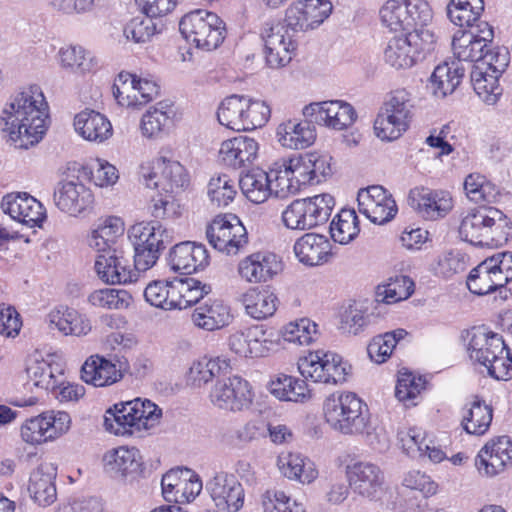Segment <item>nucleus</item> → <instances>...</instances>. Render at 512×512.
Wrapping results in <instances>:
<instances>
[{"label": "nucleus", "mask_w": 512, "mask_h": 512, "mask_svg": "<svg viewBox=\"0 0 512 512\" xmlns=\"http://www.w3.org/2000/svg\"><path fill=\"white\" fill-rule=\"evenodd\" d=\"M333 9L329 0H297L285 11L283 22H266L261 30L266 62L271 68L284 67L295 55L296 35L318 28Z\"/></svg>", "instance_id": "obj_1"}, {"label": "nucleus", "mask_w": 512, "mask_h": 512, "mask_svg": "<svg viewBox=\"0 0 512 512\" xmlns=\"http://www.w3.org/2000/svg\"><path fill=\"white\" fill-rule=\"evenodd\" d=\"M326 422L344 435L363 436L374 450L385 451L389 447L386 431L374 426L367 404L353 392H334L323 403Z\"/></svg>", "instance_id": "obj_2"}, {"label": "nucleus", "mask_w": 512, "mask_h": 512, "mask_svg": "<svg viewBox=\"0 0 512 512\" xmlns=\"http://www.w3.org/2000/svg\"><path fill=\"white\" fill-rule=\"evenodd\" d=\"M48 105L39 86L16 94L6 104L2 120L10 139L19 148L37 144L47 130Z\"/></svg>", "instance_id": "obj_3"}, {"label": "nucleus", "mask_w": 512, "mask_h": 512, "mask_svg": "<svg viewBox=\"0 0 512 512\" xmlns=\"http://www.w3.org/2000/svg\"><path fill=\"white\" fill-rule=\"evenodd\" d=\"M506 215L493 206L482 205L465 210L460 216L459 237L474 246L497 247L509 236Z\"/></svg>", "instance_id": "obj_4"}, {"label": "nucleus", "mask_w": 512, "mask_h": 512, "mask_svg": "<svg viewBox=\"0 0 512 512\" xmlns=\"http://www.w3.org/2000/svg\"><path fill=\"white\" fill-rule=\"evenodd\" d=\"M161 416L162 410L151 400L136 398L108 409L104 426L117 436L139 435L158 424Z\"/></svg>", "instance_id": "obj_5"}, {"label": "nucleus", "mask_w": 512, "mask_h": 512, "mask_svg": "<svg viewBox=\"0 0 512 512\" xmlns=\"http://www.w3.org/2000/svg\"><path fill=\"white\" fill-rule=\"evenodd\" d=\"M379 18L392 33H434L428 28L433 11L426 0H386L379 9Z\"/></svg>", "instance_id": "obj_6"}, {"label": "nucleus", "mask_w": 512, "mask_h": 512, "mask_svg": "<svg viewBox=\"0 0 512 512\" xmlns=\"http://www.w3.org/2000/svg\"><path fill=\"white\" fill-rule=\"evenodd\" d=\"M127 237L134 249V267L141 272L152 268L174 240L173 231L158 220L131 225Z\"/></svg>", "instance_id": "obj_7"}, {"label": "nucleus", "mask_w": 512, "mask_h": 512, "mask_svg": "<svg viewBox=\"0 0 512 512\" xmlns=\"http://www.w3.org/2000/svg\"><path fill=\"white\" fill-rule=\"evenodd\" d=\"M413 110V98L409 91H392L375 119V135L382 141L397 140L409 129L414 115Z\"/></svg>", "instance_id": "obj_8"}, {"label": "nucleus", "mask_w": 512, "mask_h": 512, "mask_svg": "<svg viewBox=\"0 0 512 512\" xmlns=\"http://www.w3.org/2000/svg\"><path fill=\"white\" fill-rule=\"evenodd\" d=\"M183 37L198 49H217L226 37L225 22L214 12L197 9L184 15L179 23Z\"/></svg>", "instance_id": "obj_9"}, {"label": "nucleus", "mask_w": 512, "mask_h": 512, "mask_svg": "<svg viewBox=\"0 0 512 512\" xmlns=\"http://www.w3.org/2000/svg\"><path fill=\"white\" fill-rule=\"evenodd\" d=\"M335 206L331 194L322 193L292 201L282 212L284 226L291 230H310L325 224Z\"/></svg>", "instance_id": "obj_10"}, {"label": "nucleus", "mask_w": 512, "mask_h": 512, "mask_svg": "<svg viewBox=\"0 0 512 512\" xmlns=\"http://www.w3.org/2000/svg\"><path fill=\"white\" fill-rule=\"evenodd\" d=\"M509 64V53L506 49L488 51L484 59L473 64L471 83L478 97L488 105H494L502 95L503 89L499 78Z\"/></svg>", "instance_id": "obj_11"}, {"label": "nucleus", "mask_w": 512, "mask_h": 512, "mask_svg": "<svg viewBox=\"0 0 512 512\" xmlns=\"http://www.w3.org/2000/svg\"><path fill=\"white\" fill-rule=\"evenodd\" d=\"M436 42L434 33L393 36L384 48V61L397 70L411 68L435 50Z\"/></svg>", "instance_id": "obj_12"}, {"label": "nucleus", "mask_w": 512, "mask_h": 512, "mask_svg": "<svg viewBox=\"0 0 512 512\" xmlns=\"http://www.w3.org/2000/svg\"><path fill=\"white\" fill-rule=\"evenodd\" d=\"M298 370L305 379L314 383L339 385L347 380L350 366L331 351L315 350L299 358Z\"/></svg>", "instance_id": "obj_13"}, {"label": "nucleus", "mask_w": 512, "mask_h": 512, "mask_svg": "<svg viewBox=\"0 0 512 512\" xmlns=\"http://www.w3.org/2000/svg\"><path fill=\"white\" fill-rule=\"evenodd\" d=\"M140 178L148 188L161 189L164 192L179 193L189 186L190 178L185 167L176 160L159 157L152 162L142 163Z\"/></svg>", "instance_id": "obj_14"}, {"label": "nucleus", "mask_w": 512, "mask_h": 512, "mask_svg": "<svg viewBox=\"0 0 512 512\" xmlns=\"http://www.w3.org/2000/svg\"><path fill=\"white\" fill-rule=\"evenodd\" d=\"M494 38L492 26L481 21L471 29L458 30L452 40V50L457 62H473L478 64L485 58L488 51H497L499 48L490 49Z\"/></svg>", "instance_id": "obj_15"}, {"label": "nucleus", "mask_w": 512, "mask_h": 512, "mask_svg": "<svg viewBox=\"0 0 512 512\" xmlns=\"http://www.w3.org/2000/svg\"><path fill=\"white\" fill-rule=\"evenodd\" d=\"M278 346V339L267 333L263 325H250L236 329L228 337L229 349L244 358L266 357Z\"/></svg>", "instance_id": "obj_16"}, {"label": "nucleus", "mask_w": 512, "mask_h": 512, "mask_svg": "<svg viewBox=\"0 0 512 512\" xmlns=\"http://www.w3.org/2000/svg\"><path fill=\"white\" fill-rule=\"evenodd\" d=\"M272 175L276 178V196L280 198L296 194L304 185H313L307 154L274 162Z\"/></svg>", "instance_id": "obj_17"}, {"label": "nucleus", "mask_w": 512, "mask_h": 512, "mask_svg": "<svg viewBox=\"0 0 512 512\" xmlns=\"http://www.w3.org/2000/svg\"><path fill=\"white\" fill-rule=\"evenodd\" d=\"M209 243L227 255H236L248 242L245 226L233 214L217 216L207 227Z\"/></svg>", "instance_id": "obj_18"}, {"label": "nucleus", "mask_w": 512, "mask_h": 512, "mask_svg": "<svg viewBox=\"0 0 512 512\" xmlns=\"http://www.w3.org/2000/svg\"><path fill=\"white\" fill-rule=\"evenodd\" d=\"M349 486L354 493L369 500H376L384 490L385 474L370 461H352L345 467Z\"/></svg>", "instance_id": "obj_19"}, {"label": "nucleus", "mask_w": 512, "mask_h": 512, "mask_svg": "<svg viewBox=\"0 0 512 512\" xmlns=\"http://www.w3.org/2000/svg\"><path fill=\"white\" fill-rule=\"evenodd\" d=\"M210 400L216 407L228 411H242L253 401L249 382L240 376L218 379L210 392Z\"/></svg>", "instance_id": "obj_20"}, {"label": "nucleus", "mask_w": 512, "mask_h": 512, "mask_svg": "<svg viewBox=\"0 0 512 512\" xmlns=\"http://www.w3.org/2000/svg\"><path fill=\"white\" fill-rule=\"evenodd\" d=\"M112 93L120 106L136 107L155 99L159 95V86L155 81L121 72L113 84Z\"/></svg>", "instance_id": "obj_21"}, {"label": "nucleus", "mask_w": 512, "mask_h": 512, "mask_svg": "<svg viewBox=\"0 0 512 512\" xmlns=\"http://www.w3.org/2000/svg\"><path fill=\"white\" fill-rule=\"evenodd\" d=\"M359 211L375 224H385L397 214L392 195L382 186L373 185L358 192Z\"/></svg>", "instance_id": "obj_22"}, {"label": "nucleus", "mask_w": 512, "mask_h": 512, "mask_svg": "<svg viewBox=\"0 0 512 512\" xmlns=\"http://www.w3.org/2000/svg\"><path fill=\"white\" fill-rule=\"evenodd\" d=\"M512 465V441L508 436L491 439L478 452L475 467L484 477H494Z\"/></svg>", "instance_id": "obj_23"}, {"label": "nucleus", "mask_w": 512, "mask_h": 512, "mask_svg": "<svg viewBox=\"0 0 512 512\" xmlns=\"http://www.w3.org/2000/svg\"><path fill=\"white\" fill-rule=\"evenodd\" d=\"M206 488L219 510L238 512L244 505V488L233 474L217 473L207 482Z\"/></svg>", "instance_id": "obj_24"}, {"label": "nucleus", "mask_w": 512, "mask_h": 512, "mask_svg": "<svg viewBox=\"0 0 512 512\" xmlns=\"http://www.w3.org/2000/svg\"><path fill=\"white\" fill-rule=\"evenodd\" d=\"M304 115L312 117L318 124L335 130L350 127L357 118L352 105L340 100L311 103L305 106Z\"/></svg>", "instance_id": "obj_25"}, {"label": "nucleus", "mask_w": 512, "mask_h": 512, "mask_svg": "<svg viewBox=\"0 0 512 512\" xmlns=\"http://www.w3.org/2000/svg\"><path fill=\"white\" fill-rule=\"evenodd\" d=\"M409 205L424 219L437 220L445 217L453 208L449 192L415 187L408 196Z\"/></svg>", "instance_id": "obj_26"}, {"label": "nucleus", "mask_w": 512, "mask_h": 512, "mask_svg": "<svg viewBox=\"0 0 512 512\" xmlns=\"http://www.w3.org/2000/svg\"><path fill=\"white\" fill-rule=\"evenodd\" d=\"M210 256L202 244L181 242L169 252L168 264L174 272L192 274L205 269L209 265Z\"/></svg>", "instance_id": "obj_27"}, {"label": "nucleus", "mask_w": 512, "mask_h": 512, "mask_svg": "<svg viewBox=\"0 0 512 512\" xmlns=\"http://www.w3.org/2000/svg\"><path fill=\"white\" fill-rule=\"evenodd\" d=\"M282 270V262L272 252H256L243 258L238 264L240 277L248 283L271 280Z\"/></svg>", "instance_id": "obj_28"}, {"label": "nucleus", "mask_w": 512, "mask_h": 512, "mask_svg": "<svg viewBox=\"0 0 512 512\" xmlns=\"http://www.w3.org/2000/svg\"><path fill=\"white\" fill-rule=\"evenodd\" d=\"M1 206L12 219L28 227L39 226L46 218L43 205L27 193L8 194Z\"/></svg>", "instance_id": "obj_29"}, {"label": "nucleus", "mask_w": 512, "mask_h": 512, "mask_svg": "<svg viewBox=\"0 0 512 512\" xmlns=\"http://www.w3.org/2000/svg\"><path fill=\"white\" fill-rule=\"evenodd\" d=\"M94 268L99 279L107 284H127L137 279L136 268L116 250L99 254Z\"/></svg>", "instance_id": "obj_30"}, {"label": "nucleus", "mask_w": 512, "mask_h": 512, "mask_svg": "<svg viewBox=\"0 0 512 512\" xmlns=\"http://www.w3.org/2000/svg\"><path fill=\"white\" fill-rule=\"evenodd\" d=\"M259 143L248 136H237L223 141L218 152L219 161L230 168L252 165L258 157Z\"/></svg>", "instance_id": "obj_31"}, {"label": "nucleus", "mask_w": 512, "mask_h": 512, "mask_svg": "<svg viewBox=\"0 0 512 512\" xmlns=\"http://www.w3.org/2000/svg\"><path fill=\"white\" fill-rule=\"evenodd\" d=\"M504 344L501 335L484 327H477L468 332L467 353L471 361L484 366L497 353H502Z\"/></svg>", "instance_id": "obj_32"}, {"label": "nucleus", "mask_w": 512, "mask_h": 512, "mask_svg": "<svg viewBox=\"0 0 512 512\" xmlns=\"http://www.w3.org/2000/svg\"><path fill=\"white\" fill-rule=\"evenodd\" d=\"M56 206L71 216H78L90 208L94 202V196L89 188L76 181L60 183L54 193Z\"/></svg>", "instance_id": "obj_33"}, {"label": "nucleus", "mask_w": 512, "mask_h": 512, "mask_svg": "<svg viewBox=\"0 0 512 512\" xmlns=\"http://www.w3.org/2000/svg\"><path fill=\"white\" fill-rule=\"evenodd\" d=\"M125 233V222L118 216H106L98 219L87 236L90 248L103 254L114 249L118 239Z\"/></svg>", "instance_id": "obj_34"}, {"label": "nucleus", "mask_w": 512, "mask_h": 512, "mask_svg": "<svg viewBox=\"0 0 512 512\" xmlns=\"http://www.w3.org/2000/svg\"><path fill=\"white\" fill-rule=\"evenodd\" d=\"M278 143L288 149H305L316 140V129L312 122L299 119H288L276 128Z\"/></svg>", "instance_id": "obj_35"}, {"label": "nucleus", "mask_w": 512, "mask_h": 512, "mask_svg": "<svg viewBox=\"0 0 512 512\" xmlns=\"http://www.w3.org/2000/svg\"><path fill=\"white\" fill-rule=\"evenodd\" d=\"M75 132L84 140L94 143H103L113 134L110 120L102 113L84 109L74 117Z\"/></svg>", "instance_id": "obj_36"}, {"label": "nucleus", "mask_w": 512, "mask_h": 512, "mask_svg": "<svg viewBox=\"0 0 512 512\" xmlns=\"http://www.w3.org/2000/svg\"><path fill=\"white\" fill-rule=\"evenodd\" d=\"M233 316L230 306L220 299H208L197 306L192 315L193 324L205 331H215L230 324Z\"/></svg>", "instance_id": "obj_37"}, {"label": "nucleus", "mask_w": 512, "mask_h": 512, "mask_svg": "<svg viewBox=\"0 0 512 512\" xmlns=\"http://www.w3.org/2000/svg\"><path fill=\"white\" fill-rule=\"evenodd\" d=\"M56 475V467L48 462L41 463L30 474L28 491L39 506L46 507L55 502L57 498Z\"/></svg>", "instance_id": "obj_38"}, {"label": "nucleus", "mask_w": 512, "mask_h": 512, "mask_svg": "<svg viewBox=\"0 0 512 512\" xmlns=\"http://www.w3.org/2000/svg\"><path fill=\"white\" fill-rule=\"evenodd\" d=\"M296 258L306 266H317L328 262L331 244L328 238L317 233H306L298 238L293 247Z\"/></svg>", "instance_id": "obj_39"}, {"label": "nucleus", "mask_w": 512, "mask_h": 512, "mask_svg": "<svg viewBox=\"0 0 512 512\" xmlns=\"http://www.w3.org/2000/svg\"><path fill=\"white\" fill-rule=\"evenodd\" d=\"M238 187L245 197L252 203H264L269 196L276 195V178L272 175V167L269 172L257 169L240 177Z\"/></svg>", "instance_id": "obj_40"}, {"label": "nucleus", "mask_w": 512, "mask_h": 512, "mask_svg": "<svg viewBox=\"0 0 512 512\" xmlns=\"http://www.w3.org/2000/svg\"><path fill=\"white\" fill-rule=\"evenodd\" d=\"M121 378L116 364L99 355L90 356L81 369V379L94 387L110 386Z\"/></svg>", "instance_id": "obj_41"}, {"label": "nucleus", "mask_w": 512, "mask_h": 512, "mask_svg": "<svg viewBox=\"0 0 512 512\" xmlns=\"http://www.w3.org/2000/svg\"><path fill=\"white\" fill-rule=\"evenodd\" d=\"M277 466L286 478L302 484H310L318 477L314 462L300 453H281L277 459Z\"/></svg>", "instance_id": "obj_42"}, {"label": "nucleus", "mask_w": 512, "mask_h": 512, "mask_svg": "<svg viewBox=\"0 0 512 512\" xmlns=\"http://www.w3.org/2000/svg\"><path fill=\"white\" fill-rule=\"evenodd\" d=\"M63 365L50 360H34L26 368L28 384L36 388L54 391L63 378Z\"/></svg>", "instance_id": "obj_43"}, {"label": "nucleus", "mask_w": 512, "mask_h": 512, "mask_svg": "<svg viewBox=\"0 0 512 512\" xmlns=\"http://www.w3.org/2000/svg\"><path fill=\"white\" fill-rule=\"evenodd\" d=\"M492 419V407L478 396H475L462 409L461 425L468 434L477 436L485 434L491 425Z\"/></svg>", "instance_id": "obj_44"}, {"label": "nucleus", "mask_w": 512, "mask_h": 512, "mask_svg": "<svg viewBox=\"0 0 512 512\" xmlns=\"http://www.w3.org/2000/svg\"><path fill=\"white\" fill-rule=\"evenodd\" d=\"M245 312L251 318L263 320L273 316L278 308L277 295L267 288H250L242 296Z\"/></svg>", "instance_id": "obj_45"}, {"label": "nucleus", "mask_w": 512, "mask_h": 512, "mask_svg": "<svg viewBox=\"0 0 512 512\" xmlns=\"http://www.w3.org/2000/svg\"><path fill=\"white\" fill-rule=\"evenodd\" d=\"M58 57L62 68L82 75L94 73L100 67L99 59L79 45L62 47Z\"/></svg>", "instance_id": "obj_46"}, {"label": "nucleus", "mask_w": 512, "mask_h": 512, "mask_svg": "<svg viewBox=\"0 0 512 512\" xmlns=\"http://www.w3.org/2000/svg\"><path fill=\"white\" fill-rule=\"evenodd\" d=\"M465 69L456 61L444 62L435 67L430 83L433 93L438 97H445L455 91L461 83Z\"/></svg>", "instance_id": "obj_47"}, {"label": "nucleus", "mask_w": 512, "mask_h": 512, "mask_svg": "<svg viewBox=\"0 0 512 512\" xmlns=\"http://www.w3.org/2000/svg\"><path fill=\"white\" fill-rule=\"evenodd\" d=\"M270 393L281 401L305 402L311 393L305 380L279 374L268 385Z\"/></svg>", "instance_id": "obj_48"}, {"label": "nucleus", "mask_w": 512, "mask_h": 512, "mask_svg": "<svg viewBox=\"0 0 512 512\" xmlns=\"http://www.w3.org/2000/svg\"><path fill=\"white\" fill-rule=\"evenodd\" d=\"M138 450L135 448L118 447L109 450L103 457L104 468L113 477H125L137 471L139 461Z\"/></svg>", "instance_id": "obj_49"}, {"label": "nucleus", "mask_w": 512, "mask_h": 512, "mask_svg": "<svg viewBox=\"0 0 512 512\" xmlns=\"http://www.w3.org/2000/svg\"><path fill=\"white\" fill-rule=\"evenodd\" d=\"M211 292L210 285L194 278L174 279L172 298L175 297V309H186L197 304Z\"/></svg>", "instance_id": "obj_50"}, {"label": "nucleus", "mask_w": 512, "mask_h": 512, "mask_svg": "<svg viewBox=\"0 0 512 512\" xmlns=\"http://www.w3.org/2000/svg\"><path fill=\"white\" fill-rule=\"evenodd\" d=\"M483 10V0H451L447 6V15L453 24L471 29L480 22Z\"/></svg>", "instance_id": "obj_51"}, {"label": "nucleus", "mask_w": 512, "mask_h": 512, "mask_svg": "<svg viewBox=\"0 0 512 512\" xmlns=\"http://www.w3.org/2000/svg\"><path fill=\"white\" fill-rule=\"evenodd\" d=\"M244 105L245 95L234 94L226 97L217 110L219 123L233 131H244Z\"/></svg>", "instance_id": "obj_52"}, {"label": "nucleus", "mask_w": 512, "mask_h": 512, "mask_svg": "<svg viewBox=\"0 0 512 512\" xmlns=\"http://www.w3.org/2000/svg\"><path fill=\"white\" fill-rule=\"evenodd\" d=\"M173 111L171 106L164 102L150 107L142 116L140 129L144 137L155 138L161 135L171 121Z\"/></svg>", "instance_id": "obj_53"}, {"label": "nucleus", "mask_w": 512, "mask_h": 512, "mask_svg": "<svg viewBox=\"0 0 512 512\" xmlns=\"http://www.w3.org/2000/svg\"><path fill=\"white\" fill-rule=\"evenodd\" d=\"M359 232V219L354 210L342 209L330 224L332 239L342 245L353 241Z\"/></svg>", "instance_id": "obj_54"}, {"label": "nucleus", "mask_w": 512, "mask_h": 512, "mask_svg": "<svg viewBox=\"0 0 512 512\" xmlns=\"http://www.w3.org/2000/svg\"><path fill=\"white\" fill-rule=\"evenodd\" d=\"M490 263L484 260L470 271L466 284L471 293L481 296L504 287L500 281L496 280L497 277Z\"/></svg>", "instance_id": "obj_55"}, {"label": "nucleus", "mask_w": 512, "mask_h": 512, "mask_svg": "<svg viewBox=\"0 0 512 512\" xmlns=\"http://www.w3.org/2000/svg\"><path fill=\"white\" fill-rule=\"evenodd\" d=\"M238 182L227 174L213 176L207 185V195L217 207H226L237 195Z\"/></svg>", "instance_id": "obj_56"}, {"label": "nucleus", "mask_w": 512, "mask_h": 512, "mask_svg": "<svg viewBox=\"0 0 512 512\" xmlns=\"http://www.w3.org/2000/svg\"><path fill=\"white\" fill-rule=\"evenodd\" d=\"M426 381L409 371H400L395 387V396L405 406H414L425 388Z\"/></svg>", "instance_id": "obj_57"}, {"label": "nucleus", "mask_w": 512, "mask_h": 512, "mask_svg": "<svg viewBox=\"0 0 512 512\" xmlns=\"http://www.w3.org/2000/svg\"><path fill=\"white\" fill-rule=\"evenodd\" d=\"M281 333L286 342L310 345L317 339L318 325L309 318H300L286 324Z\"/></svg>", "instance_id": "obj_58"}, {"label": "nucleus", "mask_w": 512, "mask_h": 512, "mask_svg": "<svg viewBox=\"0 0 512 512\" xmlns=\"http://www.w3.org/2000/svg\"><path fill=\"white\" fill-rule=\"evenodd\" d=\"M464 190L469 200L475 203L493 202L499 194L496 185L479 173H471L465 178Z\"/></svg>", "instance_id": "obj_59"}, {"label": "nucleus", "mask_w": 512, "mask_h": 512, "mask_svg": "<svg viewBox=\"0 0 512 512\" xmlns=\"http://www.w3.org/2000/svg\"><path fill=\"white\" fill-rule=\"evenodd\" d=\"M407 336L404 329H396L373 338L367 347V352L372 361L381 364L392 354L397 343Z\"/></svg>", "instance_id": "obj_60"}, {"label": "nucleus", "mask_w": 512, "mask_h": 512, "mask_svg": "<svg viewBox=\"0 0 512 512\" xmlns=\"http://www.w3.org/2000/svg\"><path fill=\"white\" fill-rule=\"evenodd\" d=\"M88 301L95 307L120 310L129 307L132 296L124 289L104 288L93 291Z\"/></svg>", "instance_id": "obj_61"}, {"label": "nucleus", "mask_w": 512, "mask_h": 512, "mask_svg": "<svg viewBox=\"0 0 512 512\" xmlns=\"http://www.w3.org/2000/svg\"><path fill=\"white\" fill-rule=\"evenodd\" d=\"M174 280H155L150 282L145 290V300L152 306L163 310L175 309V297L172 298Z\"/></svg>", "instance_id": "obj_62"}, {"label": "nucleus", "mask_w": 512, "mask_h": 512, "mask_svg": "<svg viewBox=\"0 0 512 512\" xmlns=\"http://www.w3.org/2000/svg\"><path fill=\"white\" fill-rule=\"evenodd\" d=\"M414 291V282L405 275H399L391 278L390 281L382 286H378L377 296L385 303H396L409 298Z\"/></svg>", "instance_id": "obj_63"}, {"label": "nucleus", "mask_w": 512, "mask_h": 512, "mask_svg": "<svg viewBox=\"0 0 512 512\" xmlns=\"http://www.w3.org/2000/svg\"><path fill=\"white\" fill-rule=\"evenodd\" d=\"M163 24L154 21V17H135L124 28V35L136 43H144L156 33L161 32Z\"/></svg>", "instance_id": "obj_64"}]
</instances>
